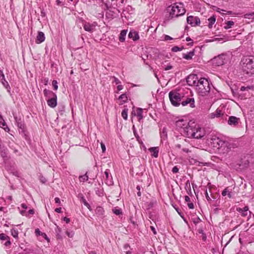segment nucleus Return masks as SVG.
Wrapping results in <instances>:
<instances>
[{
	"label": "nucleus",
	"instance_id": "obj_1",
	"mask_svg": "<svg viewBox=\"0 0 254 254\" xmlns=\"http://www.w3.org/2000/svg\"><path fill=\"white\" fill-rule=\"evenodd\" d=\"M167 12L169 13V17L173 18L184 14L186 10L183 3H176L168 6Z\"/></svg>",
	"mask_w": 254,
	"mask_h": 254
},
{
	"label": "nucleus",
	"instance_id": "obj_2",
	"mask_svg": "<svg viewBox=\"0 0 254 254\" xmlns=\"http://www.w3.org/2000/svg\"><path fill=\"white\" fill-rule=\"evenodd\" d=\"M242 69L244 74L252 76L254 74V57H247L242 60Z\"/></svg>",
	"mask_w": 254,
	"mask_h": 254
},
{
	"label": "nucleus",
	"instance_id": "obj_3",
	"mask_svg": "<svg viewBox=\"0 0 254 254\" xmlns=\"http://www.w3.org/2000/svg\"><path fill=\"white\" fill-rule=\"evenodd\" d=\"M198 94L202 96L208 95L210 90V83L207 79L201 78L195 87Z\"/></svg>",
	"mask_w": 254,
	"mask_h": 254
},
{
	"label": "nucleus",
	"instance_id": "obj_4",
	"mask_svg": "<svg viewBox=\"0 0 254 254\" xmlns=\"http://www.w3.org/2000/svg\"><path fill=\"white\" fill-rule=\"evenodd\" d=\"M196 125L194 122H189V126H188L185 129H183V132L181 133L183 135L188 137L189 138H192L194 131L196 130L195 127Z\"/></svg>",
	"mask_w": 254,
	"mask_h": 254
},
{
	"label": "nucleus",
	"instance_id": "obj_5",
	"mask_svg": "<svg viewBox=\"0 0 254 254\" xmlns=\"http://www.w3.org/2000/svg\"><path fill=\"white\" fill-rule=\"evenodd\" d=\"M170 100L173 105L178 106L181 103L182 96L181 94L177 92L170 91L169 93Z\"/></svg>",
	"mask_w": 254,
	"mask_h": 254
},
{
	"label": "nucleus",
	"instance_id": "obj_6",
	"mask_svg": "<svg viewBox=\"0 0 254 254\" xmlns=\"http://www.w3.org/2000/svg\"><path fill=\"white\" fill-rule=\"evenodd\" d=\"M249 166V161L247 157H245L244 158L235 163L233 167L237 171H242L248 168Z\"/></svg>",
	"mask_w": 254,
	"mask_h": 254
},
{
	"label": "nucleus",
	"instance_id": "obj_7",
	"mask_svg": "<svg viewBox=\"0 0 254 254\" xmlns=\"http://www.w3.org/2000/svg\"><path fill=\"white\" fill-rule=\"evenodd\" d=\"M188 126H189V122L183 119L179 120L176 122L177 128L181 133L183 132V129H185Z\"/></svg>",
	"mask_w": 254,
	"mask_h": 254
},
{
	"label": "nucleus",
	"instance_id": "obj_8",
	"mask_svg": "<svg viewBox=\"0 0 254 254\" xmlns=\"http://www.w3.org/2000/svg\"><path fill=\"white\" fill-rule=\"evenodd\" d=\"M226 56L224 55H220L215 57L212 60V63L215 66H220L223 65L225 63Z\"/></svg>",
	"mask_w": 254,
	"mask_h": 254
},
{
	"label": "nucleus",
	"instance_id": "obj_9",
	"mask_svg": "<svg viewBox=\"0 0 254 254\" xmlns=\"http://www.w3.org/2000/svg\"><path fill=\"white\" fill-rule=\"evenodd\" d=\"M212 145L214 147L217 149H220L223 147H225L227 145V143L221 140L219 138H214L211 139Z\"/></svg>",
	"mask_w": 254,
	"mask_h": 254
},
{
	"label": "nucleus",
	"instance_id": "obj_10",
	"mask_svg": "<svg viewBox=\"0 0 254 254\" xmlns=\"http://www.w3.org/2000/svg\"><path fill=\"white\" fill-rule=\"evenodd\" d=\"M199 79L196 74H190L187 78V82L190 86H195V87L197 85Z\"/></svg>",
	"mask_w": 254,
	"mask_h": 254
},
{
	"label": "nucleus",
	"instance_id": "obj_11",
	"mask_svg": "<svg viewBox=\"0 0 254 254\" xmlns=\"http://www.w3.org/2000/svg\"><path fill=\"white\" fill-rule=\"evenodd\" d=\"M97 25V23L96 22H94L93 23H89L88 22H84L83 23V27L84 29L90 33H92L94 30L95 27Z\"/></svg>",
	"mask_w": 254,
	"mask_h": 254
},
{
	"label": "nucleus",
	"instance_id": "obj_12",
	"mask_svg": "<svg viewBox=\"0 0 254 254\" xmlns=\"http://www.w3.org/2000/svg\"><path fill=\"white\" fill-rule=\"evenodd\" d=\"M187 21L192 26L198 25L200 23V19L197 16H189L187 17Z\"/></svg>",
	"mask_w": 254,
	"mask_h": 254
},
{
	"label": "nucleus",
	"instance_id": "obj_13",
	"mask_svg": "<svg viewBox=\"0 0 254 254\" xmlns=\"http://www.w3.org/2000/svg\"><path fill=\"white\" fill-rule=\"evenodd\" d=\"M195 129L196 130L194 131V133H193L192 138L199 139L202 138L205 135L204 129L198 126H196Z\"/></svg>",
	"mask_w": 254,
	"mask_h": 254
},
{
	"label": "nucleus",
	"instance_id": "obj_14",
	"mask_svg": "<svg viewBox=\"0 0 254 254\" xmlns=\"http://www.w3.org/2000/svg\"><path fill=\"white\" fill-rule=\"evenodd\" d=\"M183 106H185L189 104L190 107L193 108L195 107V101L193 98H187L186 100L181 102Z\"/></svg>",
	"mask_w": 254,
	"mask_h": 254
},
{
	"label": "nucleus",
	"instance_id": "obj_15",
	"mask_svg": "<svg viewBox=\"0 0 254 254\" xmlns=\"http://www.w3.org/2000/svg\"><path fill=\"white\" fill-rule=\"evenodd\" d=\"M57 95H54V96L48 98L47 99V104L51 108H54L57 106Z\"/></svg>",
	"mask_w": 254,
	"mask_h": 254
},
{
	"label": "nucleus",
	"instance_id": "obj_16",
	"mask_svg": "<svg viewBox=\"0 0 254 254\" xmlns=\"http://www.w3.org/2000/svg\"><path fill=\"white\" fill-rule=\"evenodd\" d=\"M240 122V119L235 116H230L228 120V124L230 126H237Z\"/></svg>",
	"mask_w": 254,
	"mask_h": 254
},
{
	"label": "nucleus",
	"instance_id": "obj_17",
	"mask_svg": "<svg viewBox=\"0 0 254 254\" xmlns=\"http://www.w3.org/2000/svg\"><path fill=\"white\" fill-rule=\"evenodd\" d=\"M237 211L241 213L242 216L245 217L248 215L249 213H251V212L249 211V207L248 206H245L242 208L240 207L237 208Z\"/></svg>",
	"mask_w": 254,
	"mask_h": 254
},
{
	"label": "nucleus",
	"instance_id": "obj_18",
	"mask_svg": "<svg viewBox=\"0 0 254 254\" xmlns=\"http://www.w3.org/2000/svg\"><path fill=\"white\" fill-rule=\"evenodd\" d=\"M105 175L106 176V182L105 183L108 186H111L113 184V182L112 181V177L109 173V170H106L105 171Z\"/></svg>",
	"mask_w": 254,
	"mask_h": 254
},
{
	"label": "nucleus",
	"instance_id": "obj_19",
	"mask_svg": "<svg viewBox=\"0 0 254 254\" xmlns=\"http://www.w3.org/2000/svg\"><path fill=\"white\" fill-rule=\"evenodd\" d=\"M223 115V113L219 109H217L215 112L212 113L209 115V118L214 119L215 118H220Z\"/></svg>",
	"mask_w": 254,
	"mask_h": 254
},
{
	"label": "nucleus",
	"instance_id": "obj_20",
	"mask_svg": "<svg viewBox=\"0 0 254 254\" xmlns=\"http://www.w3.org/2000/svg\"><path fill=\"white\" fill-rule=\"evenodd\" d=\"M95 213L98 217L102 218L104 213V209L101 206H98L95 209Z\"/></svg>",
	"mask_w": 254,
	"mask_h": 254
},
{
	"label": "nucleus",
	"instance_id": "obj_21",
	"mask_svg": "<svg viewBox=\"0 0 254 254\" xmlns=\"http://www.w3.org/2000/svg\"><path fill=\"white\" fill-rule=\"evenodd\" d=\"M45 39V35L42 32H39L37 36L36 42L37 43H41L44 42Z\"/></svg>",
	"mask_w": 254,
	"mask_h": 254
},
{
	"label": "nucleus",
	"instance_id": "obj_22",
	"mask_svg": "<svg viewBox=\"0 0 254 254\" xmlns=\"http://www.w3.org/2000/svg\"><path fill=\"white\" fill-rule=\"evenodd\" d=\"M194 55V51H190L187 54H183V58L187 60H190L192 59V57Z\"/></svg>",
	"mask_w": 254,
	"mask_h": 254
},
{
	"label": "nucleus",
	"instance_id": "obj_23",
	"mask_svg": "<svg viewBox=\"0 0 254 254\" xmlns=\"http://www.w3.org/2000/svg\"><path fill=\"white\" fill-rule=\"evenodd\" d=\"M128 36L129 38H132L134 41L139 39V36L138 34L135 31H130L128 33Z\"/></svg>",
	"mask_w": 254,
	"mask_h": 254
},
{
	"label": "nucleus",
	"instance_id": "obj_24",
	"mask_svg": "<svg viewBox=\"0 0 254 254\" xmlns=\"http://www.w3.org/2000/svg\"><path fill=\"white\" fill-rule=\"evenodd\" d=\"M149 150L152 153V155L154 157H157L158 156L159 150L158 147H151L149 149Z\"/></svg>",
	"mask_w": 254,
	"mask_h": 254
},
{
	"label": "nucleus",
	"instance_id": "obj_25",
	"mask_svg": "<svg viewBox=\"0 0 254 254\" xmlns=\"http://www.w3.org/2000/svg\"><path fill=\"white\" fill-rule=\"evenodd\" d=\"M127 30H123L121 31L120 36H119V40L120 41L123 42L125 40L126 36L127 33Z\"/></svg>",
	"mask_w": 254,
	"mask_h": 254
},
{
	"label": "nucleus",
	"instance_id": "obj_26",
	"mask_svg": "<svg viewBox=\"0 0 254 254\" xmlns=\"http://www.w3.org/2000/svg\"><path fill=\"white\" fill-rule=\"evenodd\" d=\"M209 23H208V27L209 28H211L212 27L213 25L215 23L216 21V17L214 15L211 16L208 19Z\"/></svg>",
	"mask_w": 254,
	"mask_h": 254
},
{
	"label": "nucleus",
	"instance_id": "obj_27",
	"mask_svg": "<svg viewBox=\"0 0 254 254\" xmlns=\"http://www.w3.org/2000/svg\"><path fill=\"white\" fill-rule=\"evenodd\" d=\"M3 86L6 89L7 91L10 93V87L8 83V82L5 80V79H4V80L0 81Z\"/></svg>",
	"mask_w": 254,
	"mask_h": 254
},
{
	"label": "nucleus",
	"instance_id": "obj_28",
	"mask_svg": "<svg viewBox=\"0 0 254 254\" xmlns=\"http://www.w3.org/2000/svg\"><path fill=\"white\" fill-rule=\"evenodd\" d=\"M44 94L45 96H46L47 98H49L51 97L52 96H54V95H55L56 94L54 93L53 91L45 89L44 90Z\"/></svg>",
	"mask_w": 254,
	"mask_h": 254
},
{
	"label": "nucleus",
	"instance_id": "obj_29",
	"mask_svg": "<svg viewBox=\"0 0 254 254\" xmlns=\"http://www.w3.org/2000/svg\"><path fill=\"white\" fill-rule=\"evenodd\" d=\"M222 195L223 196L227 195L229 198H231L232 197L231 192L228 190L227 188L223 190V191L222 192Z\"/></svg>",
	"mask_w": 254,
	"mask_h": 254
},
{
	"label": "nucleus",
	"instance_id": "obj_30",
	"mask_svg": "<svg viewBox=\"0 0 254 254\" xmlns=\"http://www.w3.org/2000/svg\"><path fill=\"white\" fill-rule=\"evenodd\" d=\"M234 25V22L233 21H227L225 22V25L224 26V28L226 29H229L232 27V26Z\"/></svg>",
	"mask_w": 254,
	"mask_h": 254
},
{
	"label": "nucleus",
	"instance_id": "obj_31",
	"mask_svg": "<svg viewBox=\"0 0 254 254\" xmlns=\"http://www.w3.org/2000/svg\"><path fill=\"white\" fill-rule=\"evenodd\" d=\"M0 127H3V128L6 130V128H8L4 120L2 118L1 116H0Z\"/></svg>",
	"mask_w": 254,
	"mask_h": 254
},
{
	"label": "nucleus",
	"instance_id": "obj_32",
	"mask_svg": "<svg viewBox=\"0 0 254 254\" xmlns=\"http://www.w3.org/2000/svg\"><path fill=\"white\" fill-rule=\"evenodd\" d=\"M142 112V109L141 108H138L136 110V115L138 117V120H140L143 118Z\"/></svg>",
	"mask_w": 254,
	"mask_h": 254
},
{
	"label": "nucleus",
	"instance_id": "obj_33",
	"mask_svg": "<svg viewBox=\"0 0 254 254\" xmlns=\"http://www.w3.org/2000/svg\"><path fill=\"white\" fill-rule=\"evenodd\" d=\"M79 180L80 182H84L88 180V176L87 175V173L82 176L79 177Z\"/></svg>",
	"mask_w": 254,
	"mask_h": 254
},
{
	"label": "nucleus",
	"instance_id": "obj_34",
	"mask_svg": "<svg viewBox=\"0 0 254 254\" xmlns=\"http://www.w3.org/2000/svg\"><path fill=\"white\" fill-rule=\"evenodd\" d=\"M11 234L14 238H18V232L17 230H15L14 229H12L11 230Z\"/></svg>",
	"mask_w": 254,
	"mask_h": 254
},
{
	"label": "nucleus",
	"instance_id": "obj_35",
	"mask_svg": "<svg viewBox=\"0 0 254 254\" xmlns=\"http://www.w3.org/2000/svg\"><path fill=\"white\" fill-rule=\"evenodd\" d=\"M122 117L126 120L127 119V109H125L122 112Z\"/></svg>",
	"mask_w": 254,
	"mask_h": 254
},
{
	"label": "nucleus",
	"instance_id": "obj_36",
	"mask_svg": "<svg viewBox=\"0 0 254 254\" xmlns=\"http://www.w3.org/2000/svg\"><path fill=\"white\" fill-rule=\"evenodd\" d=\"M119 99L122 100L123 102L125 103L127 100V97L126 94H123L120 95Z\"/></svg>",
	"mask_w": 254,
	"mask_h": 254
},
{
	"label": "nucleus",
	"instance_id": "obj_37",
	"mask_svg": "<svg viewBox=\"0 0 254 254\" xmlns=\"http://www.w3.org/2000/svg\"><path fill=\"white\" fill-rule=\"evenodd\" d=\"M82 202L88 208L89 210H91V206L86 201V199L83 197L82 198Z\"/></svg>",
	"mask_w": 254,
	"mask_h": 254
},
{
	"label": "nucleus",
	"instance_id": "obj_38",
	"mask_svg": "<svg viewBox=\"0 0 254 254\" xmlns=\"http://www.w3.org/2000/svg\"><path fill=\"white\" fill-rule=\"evenodd\" d=\"M183 49V47L180 48L178 46H174L172 48V51L174 52H176L178 51H181Z\"/></svg>",
	"mask_w": 254,
	"mask_h": 254
},
{
	"label": "nucleus",
	"instance_id": "obj_39",
	"mask_svg": "<svg viewBox=\"0 0 254 254\" xmlns=\"http://www.w3.org/2000/svg\"><path fill=\"white\" fill-rule=\"evenodd\" d=\"M0 239L2 241L6 240L7 239H9V237L2 233L0 234Z\"/></svg>",
	"mask_w": 254,
	"mask_h": 254
},
{
	"label": "nucleus",
	"instance_id": "obj_40",
	"mask_svg": "<svg viewBox=\"0 0 254 254\" xmlns=\"http://www.w3.org/2000/svg\"><path fill=\"white\" fill-rule=\"evenodd\" d=\"M52 85L53 86L54 90H57L58 88L57 81L55 80H54L52 82Z\"/></svg>",
	"mask_w": 254,
	"mask_h": 254
},
{
	"label": "nucleus",
	"instance_id": "obj_41",
	"mask_svg": "<svg viewBox=\"0 0 254 254\" xmlns=\"http://www.w3.org/2000/svg\"><path fill=\"white\" fill-rule=\"evenodd\" d=\"M113 211L114 212V214L118 215H120V214L122 213V211L121 209H113Z\"/></svg>",
	"mask_w": 254,
	"mask_h": 254
},
{
	"label": "nucleus",
	"instance_id": "obj_42",
	"mask_svg": "<svg viewBox=\"0 0 254 254\" xmlns=\"http://www.w3.org/2000/svg\"><path fill=\"white\" fill-rule=\"evenodd\" d=\"M113 78L114 79V82L116 84H119L120 83H121V81H120V80L117 78V77H115V76H113Z\"/></svg>",
	"mask_w": 254,
	"mask_h": 254
},
{
	"label": "nucleus",
	"instance_id": "obj_43",
	"mask_svg": "<svg viewBox=\"0 0 254 254\" xmlns=\"http://www.w3.org/2000/svg\"><path fill=\"white\" fill-rule=\"evenodd\" d=\"M5 79L4 75L2 70H0V81Z\"/></svg>",
	"mask_w": 254,
	"mask_h": 254
},
{
	"label": "nucleus",
	"instance_id": "obj_44",
	"mask_svg": "<svg viewBox=\"0 0 254 254\" xmlns=\"http://www.w3.org/2000/svg\"><path fill=\"white\" fill-rule=\"evenodd\" d=\"M40 180L41 182H42L43 184L47 182L46 179L43 176H40Z\"/></svg>",
	"mask_w": 254,
	"mask_h": 254
},
{
	"label": "nucleus",
	"instance_id": "obj_45",
	"mask_svg": "<svg viewBox=\"0 0 254 254\" xmlns=\"http://www.w3.org/2000/svg\"><path fill=\"white\" fill-rule=\"evenodd\" d=\"M172 39H173V38L171 37H170V36L167 35H164V40L165 41L171 40Z\"/></svg>",
	"mask_w": 254,
	"mask_h": 254
},
{
	"label": "nucleus",
	"instance_id": "obj_46",
	"mask_svg": "<svg viewBox=\"0 0 254 254\" xmlns=\"http://www.w3.org/2000/svg\"><path fill=\"white\" fill-rule=\"evenodd\" d=\"M179 171V168L177 166H174L172 169V172L173 173H177Z\"/></svg>",
	"mask_w": 254,
	"mask_h": 254
},
{
	"label": "nucleus",
	"instance_id": "obj_47",
	"mask_svg": "<svg viewBox=\"0 0 254 254\" xmlns=\"http://www.w3.org/2000/svg\"><path fill=\"white\" fill-rule=\"evenodd\" d=\"M172 68V66L170 64L167 65L166 67H164V70H168Z\"/></svg>",
	"mask_w": 254,
	"mask_h": 254
},
{
	"label": "nucleus",
	"instance_id": "obj_48",
	"mask_svg": "<svg viewBox=\"0 0 254 254\" xmlns=\"http://www.w3.org/2000/svg\"><path fill=\"white\" fill-rule=\"evenodd\" d=\"M248 89H250V87L249 86H247V87H245V86H242L241 87V91H245L246 90H248Z\"/></svg>",
	"mask_w": 254,
	"mask_h": 254
},
{
	"label": "nucleus",
	"instance_id": "obj_49",
	"mask_svg": "<svg viewBox=\"0 0 254 254\" xmlns=\"http://www.w3.org/2000/svg\"><path fill=\"white\" fill-rule=\"evenodd\" d=\"M20 214L23 216H28V214L27 212H26L25 210H21L20 211Z\"/></svg>",
	"mask_w": 254,
	"mask_h": 254
},
{
	"label": "nucleus",
	"instance_id": "obj_50",
	"mask_svg": "<svg viewBox=\"0 0 254 254\" xmlns=\"http://www.w3.org/2000/svg\"><path fill=\"white\" fill-rule=\"evenodd\" d=\"M41 233V232L40 231L39 229H36L35 230V234L37 236L40 235Z\"/></svg>",
	"mask_w": 254,
	"mask_h": 254
},
{
	"label": "nucleus",
	"instance_id": "obj_51",
	"mask_svg": "<svg viewBox=\"0 0 254 254\" xmlns=\"http://www.w3.org/2000/svg\"><path fill=\"white\" fill-rule=\"evenodd\" d=\"M188 206L190 209H193L194 208V205L192 203H189Z\"/></svg>",
	"mask_w": 254,
	"mask_h": 254
},
{
	"label": "nucleus",
	"instance_id": "obj_52",
	"mask_svg": "<svg viewBox=\"0 0 254 254\" xmlns=\"http://www.w3.org/2000/svg\"><path fill=\"white\" fill-rule=\"evenodd\" d=\"M101 148H102V151L104 152H105V150H106V147H105V145L101 143Z\"/></svg>",
	"mask_w": 254,
	"mask_h": 254
},
{
	"label": "nucleus",
	"instance_id": "obj_53",
	"mask_svg": "<svg viewBox=\"0 0 254 254\" xmlns=\"http://www.w3.org/2000/svg\"><path fill=\"white\" fill-rule=\"evenodd\" d=\"M133 133H134L135 136L137 139L139 137V136L136 133V131L135 130L134 126L133 127Z\"/></svg>",
	"mask_w": 254,
	"mask_h": 254
},
{
	"label": "nucleus",
	"instance_id": "obj_54",
	"mask_svg": "<svg viewBox=\"0 0 254 254\" xmlns=\"http://www.w3.org/2000/svg\"><path fill=\"white\" fill-rule=\"evenodd\" d=\"M55 211L58 213H61L62 212V208L59 207L55 209Z\"/></svg>",
	"mask_w": 254,
	"mask_h": 254
},
{
	"label": "nucleus",
	"instance_id": "obj_55",
	"mask_svg": "<svg viewBox=\"0 0 254 254\" xmlns=\"http://www.w3.org/2000/svg\"><path fill=\"white\" fill-rule=\"evenodd\" d=\"M63 219L66 223H68L70 222V219L66 217H64Z\"/></svg>",
	"mask_w": 254,
	"mask_h": 254
},
{
	"label": "nucleus",
	"instance_id": "obj_56",
	"mask_svg": "<svg viewBox=\"0 0 254 254\" xmlns=\"http://www.w3.org/2000/svg\"><path fill=\"white\" fill-rule=\"evenodd\" d=\"M185 199L186 202H190V198L189 196H185Z\"/></svg>",
	"mask_w": 254,
	"mask_h": 254
},
{
	"label": "nucleus",
	"instance_id": "obj_57",
	"mask_svg": "<svg viewBox=\"0 0 254 254\" xmlns=\"http://www.w3.org/2000/svg\"><path fill=\"white\" fill-rule=\"evenodd\" d=\"M205 196H206V198L207 199V200H210V197L208 195V192L207 191H205Z\"/></svg>",
	"mask_w": 254,
	"mask_h": 254
},
{
	"label": "nucleus",
	"instance_id": "obj_58",
	"mask_svg": "<svg viewBox=\"0 0 254 254\" xmlns=\"http://www.w3.org/2000/svg\"><path fill=\"white\" fill-rule=\"evenodd\" d=\"M21 207L24 209H26L27 208V206L26 204L25 203L21 204Z\"/></svg>",
	"mask_w": 254,
	"mask_h": 254
},
{
	"label": "nucleus",
	"instance_id": "obj_59",
	"mask_svg": "<svg viewBox=\"0 0 254 254\" xmlns=\"http://www.w3.org/2000/svg\"><path fill=\"white\" fill-rule=\"evenodd\" d=\"M123 88V86L122 85H118L117 86V89L119 91L122 90Z\"/></svg>",
	"mask_w": 254,
	"mask_h": 254
},
{
	"label": "nucleus",
	"instance_id": "obj_60",
	"mask_svg": "<svg viewBox=\"0 0 254 254\" xmlns=\"http://www.w3.org/2000/svg\"><path fill=\"white\" fill-rule=\"evenodd\" d=\"M10 244V242L9 241V239L6 240V242L4 244L5 246H7L9 245Z\"/></svg>",
	"mask_w": 254,
	"mask_h": 254
},
{
	"label": "nucleus",
	"instance_id": "obj_61",
	"mask_svg": "<svg viewBox=\"0 0 254 254\" xmlns=\"http://www.w3.org/2000/svg\"><path fill=\"white\" fill-rule=\"evenodd\" d=\"M55 202L57 203H60V199L58 197H56L55 199Z\"/></svg>",
	"mask_w": 254,
	"mask_h": 254
},
{
	"label": "nucleus",
	"instance_id": "obj_62",
	"mask_svg": "<svg viewBox=\"0 0 254 254\" xmlns=\"http://www.w3.org/2000/svg\"><path fill=\"white\" fill-rule=\"evenodd\" d=\"M34 213V211L33 209H30L28 212H27V214H33Z\"/></svg>",
	"mask_w": 254,
	"mask_h": 254
},
{
	"label": "nucleus",
	"instance_id": "obj_63",
	"mask_svg": "<svg viewBox=\"0 0 254 254\" xmlns=\"http://www.w3.org/2000/svg\"><path fill=\"white\" fill-rule=\"evenodd\" d=\"M150 228H151V230L153 231V233L154 234H156V232L155 231V228L153 226H151Z\"/></svg>",
	"mask_w": 254,
	"mask_h": 254
},
{
	"label": "nucleus",
	"instance_id": "obj_64",
	"mask_svg": "<svg viewBox=\"0 0 254 254\" xmlns=\"http://www.w3.org/2000/svg\"><path fill=\"white\" fill-rule=\"evenodd\" d=\"M182 150H183L184 152H187V153H188V152H189L190 151H189V149L186 148H183V149H182Z\"/></svg>",
	"mask_w": 254,
	"mask_h": 254
}]
</instances>
